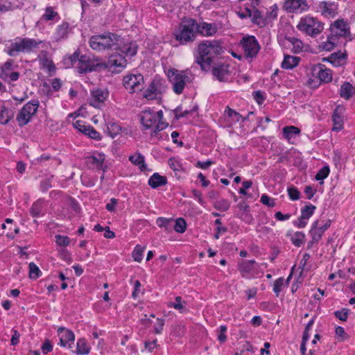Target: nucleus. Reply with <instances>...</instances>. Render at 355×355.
<instances>
[{"mask_svg":"<svg viewBox=\"0 0 355 355\" xmlns=\"http://www.w3.org/2000/svg\"><path fill=\"white\" fill-rule=\"evenodd\" d=\"M89 46L93 50L97 51L112 49L130 58L137 53L138 49L136 42L129 41L110 32L92 36L89 40Z\"/></svg>","mask_w":355,"mask_h":355,"instance_id":"nucleus-1","label":"nucleus"},{"mask_svg":"<svg viewBox=\"0 0 355 355\" xmlns=\"http://www.w3.org/2000/svg\"><path fill=\"white\" fill-rule=\"evenodd\" d=\"M222 47L218 41H204L198 46V56L196 62L200 65L202 70L207 71L210 68L214 58L220 54Z\"/></svg>","mask_w":355,"mask_h":355,"instance_id":"nucleus-2","label":"nucleus"},{"mask_svg":"<svg viewBox=\"0 0 355 355\" xmlns=\"http://www.w3.org/2000/svg\"><path fill=\"white\" fill-rule=\"evenodd\" d=\"M42 43V41L32 38H18L15 42L10 44L6 51L10 56L15 57L19 53H28L32 52L34 49L38 48L39 44Z\"/></svg>","mask_w":355,"mask_h":355,"instance_id":"nucleus-3","label":"nucleus"},{"mask_svg":"<svg viewBox=\"0 0 355 355\" xmlns=\"http://www.w3.org/2000/svg\"><path fill=\"white\" fill-rule=\"evenodd\" d=\"M196 21L193 19L184 20L173 35L181 44L193 42L196 37Z\"/></svg>","mask_w":355,"mask_h":355,"instance_id":"nucleus-4","label":"nucleus"},{"mask_svg":"<svg viewBox=\"0 0 355 355\" xmlns=\"http://www.w3.org/2000/svg\"><path fill=\"white\" fill-rule=\"evenodd\" d=\"M76 69L80 73H87L93 71L105 69V62L98 57L82 55L78 60V65Z\"/></svg>","mask_w":355,"mask_h":355,"instance_id":"nucleus-5","label":"nucleus"},{"mask_svg":"<svg viewBox=\"0 0 355 355\" xmlns=\"http://www.w3.org/2000/svg\"><path fill=\"white\" fill-rule=\"evenodd\" d=\"M297 28L312 37L320 34L324 29L323 24L320 21L309 15L300 19Z\"/></svg>","mask_w":355,"mask_h":355,"instance_id":"nucleus-6","label":"nucleus"},{"mask_svg":"<svg viewBox=\"0 0 355 355\" xmlns=\"http://www.w3.org/2000/svg\"><path fill=\"white\" fill-rule=\"evenodd\" d=\"M167 76L173 85V90L176 94L183 92L185 85L189 80V78L184 71L175 69H171L167 71Z\"/></svg>","mask_w":355,"mask_h":355,"instance_id":"nucleus-7","label":"nucleus"},{"mask_svg":"<svg viewBox=\"0 0 355 355\" xmlns=\"http://www.w3.org/2000/svg\"><path fill=\"white\" fill-rule=\"evenodd\" d=\"M39 107L38 101H30L25 104L18 113L16 120L19 126L26 125L36 113Z\"/></svg>","mask_w":355,"mask_h":355,"instance_id":"nucleus-8","label":"nucleus"},{"mask_svg":"<svg viewBox=\"0 0 355 355\" xmlns=\"http://www.w3.org/2000/svg\"><path fill=\"white\" fill-rule=\"evenodd\" d=\"M17 67V65H14L13 60H8L0 67V78L8 83L17 81L20 76V73L17 71H13V70Z\"/></svg>","mask_w":355,"mask_h":355,"instance_id":"nucleus-9","label":"nucleus"},{"mask_svg":"<svg viewBox=\"0 0 355 355\" xmlns=\"http://www.w3.org/2000/svg\"><path fill=\"white\" fill-rule=\"evenodd\" d=\"M125 88L130 93L141 91L144 87V77L141 74H130L125 76L123 80Z\"/></svg>","mask_w":355,"mask_h":355,"instance_id":"nucleus-10","label":"nucleus"},{"mask_svg":"<svg viewBox=\"0 0 355 355\" xmlns=\"http://www.w3.org/2000/svg\"><path fill=\"white\" fill-rule=\"evenodd\" d=\"M164 83L160 79H154L144 92L143 96L148 100L157 98L165 91Z\"/></svg>","mask_w":355,"mask_h":355,"instance_id":"nucleus-11","label":"nucleus"},{"mask_svg":"<svg viewBox=\"0 0 355 355\" xmlns=\"http://www.w3.org/2000/svg\"><path fill=\"white\" fill-rule=\"evenodd\" d=\"M241 45L247 58H255L260 49V46L254 36L243 38Z\"/></svg>","mask_w":355,"mask_h":355,"instance_id":"nucleus-12","label":"nucleus"},{"mask_svg":"<svg viewBox=\"0 0 355 355\" xmlns=\"http://www.w3.org/2000/svg\"><path fill=\"white\" fill-rule=\"evenodd\" d=\"M283 8L288 12L302 13L307 11L309 6L306 0H284Z\"/></svg>","mask_w":355,"mask_h":355,"instance_id":"nucleus-13","label":"nucleus"},{"mask_svg":"<svg viewBox=\"0 0 355 355\" xmlns=\"http://www.w3.org/2000/svg\"><path fill=\"white\" fill-rule=\"evenodd\" d=\"M316 207L312 204L305 205L301 209L300 217L293 222L294 225L298 228L304 227L307 224V220L311 217Z\"/></svg>","mask_w":355,"mask_h":355,"instance_id":"nucleus-14","label":"nucleus"},{"mask_svg":"<svg viewBox=\"0 0 355 355\" xmlns=\"http://www.w3.org/2000/svg\"><path fill=\"white\" fill-rule=\"evenodd\" d=\"M256 261L254 260L243 261L238 265V270L243 278L254 277L256 271Z\"/></svg>","mask_w":355,"mask_h":355,"instance_id":"nucleus-15","label":"nucleus"},{"mask_svg":"<svg viewBox=\"0 0 355 355\" xmlns=\"http://www.w3.org/2000/svg\"><path fill=\"white\" fill-rule=\"evenodd\" d=\"M73 126L80 132L88 136L91 139L97 141L101 139V135L98 132H97L92 125H86L83 121H76L73 123Z\"/></svg>","mask_w":355,"mask_h":355,"instance_id":"nucleus-16","label":"nucleus"},{"mask_svg":"<svg viewBox=\"0 0 355 355\" xmlns=\"http://www.w3.org/2000/svg\"><path fill=\"white\" fill-rule=\"evenodd\" d=\"M345 108L343 105H338L332 114L333 128L332 130L339 131L343 128V115Z\"/></svg>","mask_w":355,"mask_h":355,"instance_id":"nucleus-17","label":"nucleus"},{"mask_svg":"<svg viewBox=\"0 0 355 355\" xmlns=\"http://www.w3.org/2000/svg\"><path fill=\"white\" fill-rule=\"evenodd\" d=\"M108 96L107 91L96 89L91 92L89 104L94 107H100V105L103 103Z\"/></svg>","mask_w":355,"mask_h":355,"instance_id":"nucleus-18","label":"nucleus"},{"mask_svg":"<svg viewBox=\"0 0 355 355\" xmlns=\"http://www.w3.org/2000/svg\"><path fill=\"white\" fill-rule=\"evenodd\" d=\"M196 33H200L204 36H211L218 31V26L214 23L196 22Z\"/></svg>","mask_w":355,"mask_h":355,"instance_id":"nucleus-19","label":"nucleus"},{"mask_svg":"<svg viewBox=\"0 0 355 355\" xmlns=\"http://www.w3.org/2000/svg\"><path fill=\"white\" fill-rule=\"evenodd\" d=\"M338 6L335 2L321 1L319 3L318 10L322 15L334 16L337 12Z\"/></svg>","mask_w":355,"mask_h":355,"instance_id":"nucleus-20","label":"nucleus"},{"mask_svg":"<svg viewBox=\"0 0 355 355\" xmlns=\"http://www.w3.org/2000/svg\"><path fill=\"white\" fill-rule=\"evenodd\" d=\"M125 55L123 53H116L112 55L107 62H105L106 69L111 67H121L123 68L127 64V61L125 59Z\"/></svg>","mask_w":355,"mask_h":355,"instance_id":"nucleus-21","label":"nucleus"},{"mask_svg":"<svg viewBox=\"0 0 355 355\" xmlns=\"http://www.w3.org/2000/svg\"><path fill=\"white\" fill-rule=\"evenodd\" d=\"M141 121L146 129H149L155 126L156 123V114L150 110H145L142 112L141 116Z\"/></svg>","mask_w":355,"mask_h":355,"instance_id":"nucleus-22","label":"nucleus"},{"mask_svg":"<svg viewBox=\"0 0 355 355\" xmlns=\"http://www.w3.org/2000/svg\"><path fill=\"white\" fill-rule=\"evenodd\" d=\"M212 73L219 81H226L230 73L229 65L220 64L215 67L212 69Z\"/></svg>","mask_w":355,"mask_h":355,"instance_id":"nucleus-23","label":"nucleus"},{"mask_svg":"<svg viewBox=\"0 0 355 355\" xmlns=\"http://www.w3.org/2000/svg\"><path fill=\"white\" fill-rule=\"evenodd\" d=\"M332 28H336L338 30L336 34L340 36L347 37L350 35L349 25L343 19H338L334 21Z\"/></svg>","mask_w":355,"mask_h":355,"instance_id":"nucleus-24","label":"nucleus"},{"mask_svg":"<svg viewBox=\"0 0 355 355\" xmlns=\"http://www.w3.org/2000/svg\"><path fill=\"white\" fill-rule=\"evenodd\" d=\"M355 94V87L349 82H345L340 87V96L345 100H349Z\"/></svg>","mask_w":355,"mask_h":355,"instance_id":"nucleus-25","label":"nucleus"},{"mask_svg":"<svg viewBox=\"0 0 355 355\" xmlns=\"http://www.w3.org/2000/svg\"><path fill=\"white\" fill-rule=\"evenodd\" d=\"M167 184V179L165 176L160 175L157 173H155L148 180V184L153 189L157 188Z\"/></svg>","mask_w":355,"mask_h":355,"instance_id":"nucleus-26","label":"nucleus"},{"mask_svg":"<svg viewBox=\"0 0 355 355\" xmlns=\"http://www.w3.org/2000/svg\"><path fill=\"white\" fill-rule=\"evenodd\" d=\"M300 58L297 56L285 55L282 67L285 69H292L298 65Z\"/></svg>","mask_w":355,"mask_h":355,"instance_id":"nucleus-27","label":"nucleus"},{"mask_svg":"<svg viewBox=\"0 0 355 355\" xmlns=\"http://www.w3.org/2000/svg\"><path fill=\"white\" fill-rule=\"evenodd\" d=\"M318 223H319L318 220H315L312 224L311 229L310 230L309 233L311 235V238H312V239L311 241V243H318L321 239L322 236L324 233L322 232V230H321L319 228Z\"/></svg>","mask_w":355,"mask_h":355,"instance_id":"nucleus-28","label":"nucleus"},{"mask_svg":"<svg viewBox=\"0 0 355 355\" xmlns=\"http://www.w3.org/2000/svg\"><path fill=\"white\" fill-rule=\"evenodd\" d=\"M345 59V54L341 53L340 51H338L336 53L331 54V55L327 58H324V60H327L334 66L338 67L343 64Z\"/></svg>","mask_w":355,"mask_h":355,"instance_id":"nucleus-29","label":"nucleus"},{"mask_svg":"<svg viewBox=\"0 0 355 355\" xmlns=\"http://www.w3.org/2000/svg\"><path fill=\"white\" fill-rule=\"evenodd\" d=\"M58 334L59 337H61L69 343H70L69 342H71L72 344L73 343L75 335L72 331L60 327L58 329Z\"/></svg>","mask_w":355,"mask_h":355,"instance_id":"nucleus-30","label":"nucleus"},{"mask_svg":"<svg viewBox=\"0 0 355 355\" xmlns=\"http://www.w3.org/2000/svg\"><path fill=\"white\" fill-rule=\"evenodd\" d=\"M318 77L321 83H329L332 80V73L329 69H323L321 65L318 66Z\"/></svg>","mask_w":355,"mask_h":355,"instance_id":"nucleus-31","label":"nucleus"},{"mask_svg":"<svg viewBox=\"0 0 355 355\" xmlns=\"http://www.w3.org/2000/svg\"><path fill=\"white\" fill-rule=\"evenodd\" d=\"M90 348L87 346L85 338H80L76 343V353L78 355H85L89 353Z\"/></svg>","mask_w":355,"mask_h":355,"instance_id":"nucleus-32","label":"nucleus"},{"mask_svg":"<svg viewBox=\"0 0 355 355\" xmlns=\"http://www.w3.org/2000/svg\"><path fill=\"white\" fill-rule=\"evenodd\" d=\"M129 160L134 164L139 166L140 170L142 171L146 168L144 157L139 153L130 156Z\"/></svg>","mask_w":355,"mask_h":355,"instance_id":"nucleus-33","label":"nucleus"},{"mask_svg":"<svg viewBox=\"0 0 355 355\" xmlns=\"http://www.w3.org/2000/svg\"><path fill=\"white\" fill-rule=\"evenodd\" d=\"M44 202L42 200H38L33 203L30 209V214L33 217H39L42 209L43 208Z\"/></svg>","mask_w":355,"mask_h":355,"instance_id":"nucleus-34","label":"nucleus"},{"mask_svg":"<svg viewBox=\"0 0 355 355\" xmlns=\"http://www.w3.org/2000/svg\"><path fill=\"white\" fill-rule=\"evenodd\" d=\"M107 131L114 138L121 132V127L116 123L110 122L107 124Z\"/></svg>","mask_w":355,"mask_h":355,"instance_id":"nucleus-35","label":"nucleus"},{"mask_svg":"<svg viewBox=\"0 0 355 355\" xmlns=\"http://www.w3.org/2000/svg\"><path fill=\"white\" fill-rule=\"evenodd\" d=\"M300 130L295 126H286L283 128L284 137L288 140L291 139L294 135H298Z\"/></svg>","mask_w":355,"mask_h":355,"instance_id":"nucleus-36","label":"nucleus"},{"mask_svg":"<svg viewBox=\"0 0 355 355\" xmlns=\"http://www.w3.org/2000/svg\"><path fill=\"white\" fill-rule=\"evenodd\" d=\"M13 117V112L6 107H2L0 113V123L6 124Z\"/></svg>","mask_w":355,"mask_h":355,"instance_id":"nucleus-37","label":"nucleus"},{"mask_svg":"<svg viewBox=\"0 0 355 355\" xmlns=\"http://www.w3.org/2000/svg\"><path fill=\"white\" fill-rule=\"evenodd\" d=\"M29 277L32 279H37L41 276L42 272L35 263L31 262L28 265Z\"/></svg>","mask_w":355,"mask_h":355,"instance_id":"nucleus-38","label":"nucleus"},{"mask_svg":"<svg viewBox=\"0 0 355 355\" xmlns=\"http://www.w3.org/2000/svg\"><path fill=\"white\" fill-rule=\"evenodd\" d=\"M230 207V202L225 199L216 200L214 203V207L221 211H226Z\"/></svg>","mask_w":355,"mask_h":355,"instance_id":"nucleus-39","label":"nucleus"},{"mask_svg":"<svg viewBox=\"0 0 355 355\" xmlns=\"http://www.w3.org/2000/svg\"><path fill=\"white\" fill-rule=\"evenodd\" d=\"M252 21L260 26L265 25V20L262 17L261 12L257 9L252 12Z\"/></svg>","mask_w":355,"mask_h":355,"instance_id":"nucleus-40","label":"nucleus"},{"mask_svg":"<svg viewBox=\"0 0 355 355\" xmlns=\"http://www.w3.org/2000/svg\"><path fill=\"white\" fill-rule=\"evenodd\" d=\"M174 230L178 233H184L187 229V223L183 218H178L175 220Z\"/></svg>","mask_w":355,"mask_h":355,"instance_id":"nucleus-41","label":"nucleus"},{"mask_svg":"<svg viewBox=\"0 0 355 355\" xmlns=\"http://www.w3.org/2000/svg\"><path fill=\"white\" fill-rule=\"evenodd\" d=\"M145 247H142L140 245H137L135 248L132 256L134 260L137 262H141L143 258V253L144 251Z\"/></svg>","mask_w":355,"mask_h":355,"instance_id":"nucleus-42","label":"nucleus"},{"mask_svg":"<svg viewBox=\"0 0 355 355\" xmlns=\"http://www.w3.org/2000/svg\"><path fill=\"white\" fill-rule=\"evenodd\" d=\"M89 159L93 165L96 166L97 168H101L105 160V155L98 154L89 157Z\"/></svg>","mask_w":355,"mask_h":355,"instance_id":"nucleus-43","label":"nucleus"},{"mask_svg":"<svg viewBox=\"0 0 355 355\" xmlns=\"http://www.w3.org/2000/svg\"><path fill=\"white\" fill-rule=\"evenodd\" d=\"M305 235L301 232H296L293 236L292 243L297 247H300L304 242Z\"/></svg>","mask_w":355,"mask_h":355,"instance_id":"nucleus-44","label":"nucleus"},{"mask_svg":"<svg viewBox=\"0 0 355 355\" xmlns=\"http://www.w3.org/2000/svg\"><path fill=\"white\" fill-rule=\"evenodd\" d=\"M56 16H58V12L54 11L52 7L49 6L45 8V13L42 15V19L46 21H51Z\"/></svg>","mask_w":355,"mask_h":355,"instance_id":"nucleus-45","label":"nucleus"},{"mask_svg":"<svg viewBox=\"0 0 355 355\" xmlns=\"http://www.w3.org/2000/svg\"><path fill=\"white\" fill-rule=\"evenodd\" d=\"M69 24L67 22H63L61 25L58 26L57 29V33L59 38H64L68 33Z\"/></svg>","mask_w":355,"mask_h":355,"instance_id":"nucleus-46","label":"nucleus"},{"mask_svg":"<svg viewBox=\"0 0 355 355\" xmlns=\"http://www.w3.org/2000/svg\"><path fill=\"white\" fill-rule=\"evenodd\" d=\"M284 279L283 277H279L276 279L273 284V291L276 294V296L278 297L280 292L282 291V286L284 285Z\"/></svg>","mask_w":355,"mask_h":355,"instance_id":"nucleus-47","label":"nucleus"},{"mask_svg":"<svg viewBox=\"0 0 355 355\" xmlns=\"http://www.w3.org/2000/svg\"><path fill=\"white\" fill-rule=\"evenodd\" d=\"M173 222L172 218H166L164 217H159L157 220V224L159 227H165L166 230H171L168 225Z\"/></svg>","mask_w":355,"mask_h":355,"instance_id":"nucleus-48","label":"nucleus"},{"mask_svg":"<svg viewBox=\"0 0 355 355\" xmlns=\"http://www.w3.org/2000/svg\"><path fill=\"white\" fill-rule=\"evenodd\" d=\"M329 173V166H323L321 169L319 170L318 173L315 175V179L317 180H323L325 179Z\"/></svg>","mask_w":355,"mask_h":355,"instance_id":"nucleus-49","label":"nucleus"},{"mask_svg":"<svg viewBox=\"0 0 355 355\" xmlns=\"http://www.w3.org/2000/svg\"><path fill=\"white\" fill-rule=\"evenodd\" d=\"M286 39L298 51L302 50L303 44L301 40L294 37H286Z\"/></svg>","mask_w":355,"mask_h":355,"instance_id":"nucleus-50","label":"nucleus"},{"mask_svg":"<svg viewBox=\"0 0 355 355\" xmlns=\"http://www.w3.org/2000/svg\"><path fill=\"white\" fill-rule=\"evenodd\" d=\"M168 306L169 307H173L176 310H179L181 312L184 307V305L182 304V297L180 296H177L175 297V302H169Z\"/></svg>","mask_w":355,"mask_h":355,"instance_id":"nucleus-51","label":"nucleus"},{"mask_svg":"<svg viewBox=\"0 0 355 355\" xmlns=\"http://www.w3.org/2000/svg\"><path fill=\"white\" fill-rule=\"evenodd\" d=\"M261 202L270 207H273L275 206V201L274 199L270 198L266 194H263L261 197Z\"/></svg>","mask_w":355,"mask_h":355,"instance_id":"nucleus-52","label":"nucleus"},{"mask_svg":"<svg viewBox=\"0 0 355 355\" xmlns=\"http://www.w3.org/2000/svg\"><path fill=\"white\" fill-rule=\"evenodd\" d=\"M55 242L60 246H67L69 244V239L66 236L56 235Z\"/></svg>","mask_w":355,"mask_h":355,"instance_id":"nucleus-53","label":"nucleus"},{"mask_svg":"<svg viewBox=\"0 0 355 355\" xmlns=\"http://www.w3.org/2000/svg\"><path fill=\"white\" fill-rule=\"evenodd\" d=\"M42 64L43 67L46 68L50 72L55 70V66L53 61L47 58L42 59Z\"/></svg>","mask_w":355,"mask_h":355,"instance_id":"nucleus-54","label":"nucleus"},{"mask_svg":"<svg viewBox=\"0 0 355 355\" xmlns=\"http://www.w3.org/2000/svg\"><path fill=\"white\" fill-rule=\"evenodd\" d=\"M288 193L292 200H297L300 198V191L294 187L288 188Z\"/></svg>","mask_w":355,"mask_h":355,"instance_id":"nucleus-55","label":"nucleus"},{"mask_svg":"<svg viewBox=\"0 0 355 355\" xmlns=\"http://www.w3.org/2000/svg\"><path fill=\"white\" fill-rule=\"evenodd\" d=\"M332 39V37H328L327 41L326 42L322 43L320 45V47L322 48V50L330 51L334 48L335 43L331 40Z\"/></svg>","mask_w":355,"mask_h":355,"instance_id":"nucleus-56","label":"nucleus"},{"mask_svg":"<svg viewBox=\"0 0 355 355\" xmlns=\"http://www.w3.org/2000/svg\"><path fill=\"white\" fill-rule=\"evenodd\" d=\"M335 316L342 321H346L348 316V309H343L340 311H336L335 313Z\"/></svg>","mask_w":355,"mask_h":355,"instance_id":"nucleus-57","label":"nucleus"},{"mask_svg":"<svg viewBox=\"0 0 355 355\" xmlns=\"http://www.w3.org/2000/svg\"><path fill=\"white\" fill-rule=\"evenodd\" d=\"M220 333L218 336V340L220 343H223L226 341L227 336L225 332L227 331V327L225 325H221L219 327Z\"/></svg>","mask_w":355,"mask_h":355,"instance_id":"nucleus-58","label":"nucleus"},{"mask_svg":"<svg viewBox=\"0 0 355 355\" xmlns=\"http://www.w3.org/2000/svg\"><path fill=\"white\" fill-rule=\"evenodd\" d=\"M253 98L259 105H261L265 101V96L261 91H256L253 93Z\"/></svg>","mask_w":355,"mask_h":355,"instance_id":"nucleus-59","label":"nucleus"},{"mask_svg":"<svg viewBox=\"0 0 355 355\" xmlns=\"http://www.w3.org/2000/svg\"><path fill=\"white\" fill-rule=\"evenodd\" d=\"M40 187L43 192H46L51 187V182L49 178H46L41 181Z\"/></svg>","mask_w":355,"mask_h":355,"instance_id":"nucleus-60","label":"nucleus"},{"mask_svg":"<svg viewBox=\"0 0 355 355\" xmlns=\"http://www.w3.org/2000/svg\"><path fill=\"white\" fill-rule=\"evenodd\" d=\"M164 325V320L162 318H157V323L155 325V333L160 334L162 331L163 327Z\"/></svg>","mask_w":355,"mask_h":355,"instance_id":"nucleus-61","label":"nucleus"},{"mask_svg":"<svg viewBox=\"0 0 355 355\" xmlns=\"http://www.w3.org/2000/svg\"><path fill=\"white\" fill-rule=\"evenodd\" d=\"M225 113L229 117H234L236 121H239L241 116L234 111V110L231 109L230 107H227Z\"/></svg>","mask_w":355,"mask_h":355,"instance_id":"nucleus-62","label":"nucleus"},{"mask_svg":"<svg viewBox=\"0 0 355 355\" xmlns=\"http://www.w3.org/2000/svg\"><path fill=\"white\" fill-rule=\"evenodd\" d=\"M52 349H53V346H52L50 340H46L42 346V350L43 353L46 354L48 352H51Z\"/></svg>","mask_w":355,"mask_h":355,"instance_id":"nucleus-63","label":"nucleus"},{"mask_svg":"<svg viewBox=\"0 0 355 355\" xmlns=\"http://www.w3.org/2000/svg\"><path fill=\"white\" fill-rule=\"evenodd\" d=\"M168 164L170 167L174 171H178L180 169V164L179 162L175 160L174 158H170L168 159Z\"/></svg>","mask_w":355,"mask_h":355,"instance_id":"nucleus-64","label":"nucleus"}]
</instances>
